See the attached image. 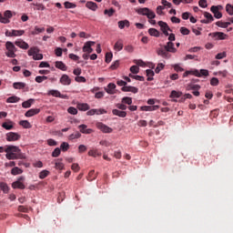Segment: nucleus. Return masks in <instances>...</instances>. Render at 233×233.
<instances>
[{
	"mask_svg": "<svg viewBox=\"0 0 233 233\" xmlns=\"http://www.w3.org/2000/svg\"><path fill=\"white\" fill-rule=\"evenodd\" d=\"M5 152L6 159H25L24 154L16 146H5Z\"/></svg>",
	"mask_w": 233,
	"mask_h": 233,
	"instance_id": "nucleus-1",
	"label": "nucleus"
},
{
	"mask_svg": "<svg viewBox=\"0 0 233 233\" xmlns=\"http://www.w3.org/2000/svg\"><path fill=\"white\" fill-rule=\"evenodd\" d=\"M177 50L174 46V43L167 42L164 47H160L157 50V56H160V57H163V59H170L172 57L171 54H176Z\"/></svg>",
	"mask_w": 233,
	"mask_h": 233,
	"instance_id": "nucleus-2",
	"label": "nucleus"
},
{
	"mask_svg": "<svg viewBox=\"0 0 233 233\" xmlns=\"http://www.w3.org/2000/svg\"><path fill=\"white\" fill-rule=\"evenodd\" d=\"M137 14L139 15H146L147 19H149L150 25H156V13L154 11L150 10L148 7H143V8H138L136 9Z\"/></svg>",
	"mask_w": 233,
	"mask_h": 233,
	"instance_id": "nucleus-3",
	"label": "nucleus"
},
{
	"mask_svg": "<svg viewBox=\"0 0 233 233\" xmlns=\"http://www.w3.org/2000/svg\"><path fill=\"white\" fill-rule=\"evenodd\" d=\"M5 48L7 52H5V56L7 57H15V52H17V47L14 45V43L7 41L5 43Z\"/></svg>",
	"mask_w": 233,
	"mask_h": 233,
	"instance_id": "nucleus-4",
	"label": "nucleus"
},
{
	"mask_svg": "<svg viewBox=\"0 0 233 233\" xmlns=\"http://www.w3.org/2000/svg\"><path fill=\"white\" fill-rule=\"evenodd\" d=\"M13 15H14L12 14V11H10V10L5 11L4 15H3V14L0 13V23H3L4 25H8V23H10V19H12Z\"/></svg>",
	"mask_w": 233,
	"mask_h": 233,
	"instance_id": "nucleus-5",
	"label": "nucleus"
},
{
	"mask_svg": "<svg viewBox=\"0 0 233 233\" xmlns=\"http://www.w3.org/2000/svg\"><path fill=\"white\" fill-rule=\"evenodd\" d=\"M209 36L215 39V41H225L228 35L223 32H214L210 33Z\"/></svg>",
	"mask_w": 233,
	"mask_h": 233,
	"instance_id": "nucleus-6",
	"label": "nucleus"
},
{
	"mask_svg": "<svg viewBox=\"0 0 233 233\" xmlns=\"http://www.w3.org/2000/svg\"><path fill=\"white\" fill-rule=\"evenodd\" d=\"M157 25L158 26H160V30L161 32H163L164 35L168 36V32H172L170 26H168V24H167L166 22L158 21Z\"/></svg>",
	"mask_w": 233,
	"mask_h": 233,
	"instance_id": "nucleus-7",
	"label": "nucleus"
},
{
	"mask_svg": "<svg viewBox=\"0 0 233 233\" xmlns=\"http://www.w3.org/2000/svg\"><path fill=\"white\" fill-rule=\"evenodd\" d=\"M96 128H98V130H101V132H104V134H112V127H109L108 126L101 123V122H97L96 124Z\"/></svg>",
	"mask_w": 233,
	"mask_h": 233,
	"instance_id": "nucleus-8",
	"label": "nucleus"
},
{
	"mask_svg": "<svg viewBox=\"0 0 233 233\" xmlns=\"http://www.w3.org/2000/svg\"><path fill=\"white\" fill-rule=\"evenodd\" d=\"M5 139L6 141H9V142L19 141V139H21V136L15 132H9L5 135Z\"/></svg>",
	"mask_w": 233,
	"mask_h": 233,
	"instance_id": "nucleus-9",
	"label": "nucleus"
},
{
	"mask_svg": "<svg viewBox=\"0 0 233 233\" xmlns=\"http://www.w3.org/2000/svg\"><path fill=\"white\" fill-rule=\"evenodd\" d=\"M23 181H25V177H18L16 181L13 182V188H19L20 190H25V184H23Z\"/></svg>",
	"mask_w": 233,
	"mask_h": 233,
	"instance_id": "nucleus-10",
	"label": "nucleus"
},
{
	"mask_svg": "<svg viewBox=\"0 0 233 233\" xmlns=\"http://www.w3.org/2000/svg\"><path fill=\"white\" fill-rule=\"evenodd\" d=\"M221 8V5H212L210 10L212 14H214V17L216 19H221L223 17V14L219 12V9Z\"/></svg>",
	"mask_w": 233,
	"mask_h": 233,
	"instance_id": "nucleus-11",
	"label": "nucleus"
},
{
	"mask_svg": "<svg viewBox=\"0 0 233 233\" xmlns=\"http://www.w3.org/2000/svg\"><path fill=\"white\" fill-rule=\"evenodd\" d=\"M95 45H96V42H93V41L86 42L82 48L83 52H86V54H92L94 52V49L92 48V46H94Z\"/></svg>",
	"mask_w": 233,
	"mask_h": 233,
	"instance_id": "nucleus-12",
	"label": "nucleus"
},
{
	"mask_svg": "<svg viewBox=\"0 0 233 233\" xmlns=\"http://www.w3.org/2000/svg\"><path fill=\"white\" fill-rule=\"evenodd\" d=\"M59 82L61 83V85H63L64 86H69V85H72V78H70V76H68V75H62V76L60 77Z\"/></svg>",
	"mask_w": 233,
	"mask_h": 233,
	"instance_id": "nucleus-13",
	"label": "nucleus"
},
{
	"mask_svg": "<svg viewBox=\"0 0 233 233\" xmlns=\"http://www.w3.org/2000/svg\"><path fill=\"white\" fill-rule=\"evenodd\" d=\"M30 6H33V10H37L43 12L46 10V6L41 2H33L30 4Z\"/></svg>",
	"mask_w": 233,
	"mask_h": 233,
	"instance_id": "nucleus-14",
	"label": "nucleus"
},
{
	"mask_svg": "<svg viewBox=\"0 0 233 233\" xmlns=\"http://www.w3.org/2000/svg\"><path fill=\"white\" fill-rule=\"evenodd\" d=\"M105 91L106 94H109L110 96H114L116 94V84L109 83L106 87H105Z\"/></svg>",
	"mask_w": 233,
	"mask_h": 233,
	"instance_id": "nucleus-15",
	"label": "nucleus"
},
{
	"mask_svg": "<svg viewBox=\"0 0 233 233\" xmlns=\"http://www.w3.org/2000/svg\"><path fill=\"white\" fill-rule=\"evenodd\" d=\"M122 92H132V94H137L139 89L136 86H126L121 88Z\"/></svg>",
	"mask_w": 233,
	"mask_h": 233,
	"instance_id": "nucleus-16",
	"label": "nucleus"
},
{
	"mask_svg": "<svg viewBox=\"0 0 233 233\" xmlns=\"http://www.w3.org/2000/svg\"><path fill=\"white\" fill-rule=\"evenodd\" d=\"M193 76H196V77H201L202 76H205V77H208V70L201 69L199 71V70L196 69V70L193 71Z\"/></svg>",
	"mask_w": 233,
	"mask_h": 233,
	"instance_id": "nucleus-17",
	"label": "nucleus"
},
{
	"mask_svg": "<svg viewBox=\"0 0 233 233\" xmlns=\"http://www.w3.org/2000/svg\"><path fill=\"white\" fill-rule=\"evenodd\" d=\"M159 106H142L140 110L143 112H154V110H158Z\"/></svg>",
	"mask_w": 233,
	"mask_h": 233,
	"instance_id": "nucleus-18",
	"label": "nucleus"
},
{
	"mask_svg": "<svg viewBox=\"0 0 233 233\" xmlns=\"http://www.w3.org/2000/svg\"><path fill=\"white\" fill-rule=\"evenodd\" d=\"M78 128L81 134H92L94 132V130H92L91 128H88V127L85 124L78 126Z\"/></svg>",
	"mask_w": 233,
	"mask_h": 233,
	"instance_id": "nucleus-19",
	"label": "nucleus"
},
{
	"mask_svg": "<svg viewBox=\"0 0 233 233\" xmlns=\"http://www.w3.org/2000/svg\"><path fill=\"white\" fill-rule=\"evenodd\" d=\"M41 112V109L39 108H32L29 109L27 112H25V117H33V116H37Z\"/></svg>",
	"mask_w": 233,
	"mask_h": 233,
	"instance_id": "nucleus-20",
	"label": "nucleus"
},
{
	"mask_svg": "<svg viewBox=\"0 0 233 233\" xmlns=\"http://www.w3.org/2000/svg\"><path fill=\"white\" fill-rule=\"evenodd\" d=\"M118 25V28H120V30H123V28H125V26L127 28H128L130 26V21L128 20H120L117 23Z\"/></svg>",
	"mask_w": 233,
	"mask_h": 233,
	"instance_id": "nucleus-21",
	"label": "nucleus"
},
{
	"mask_svg": "<svg viewBox=\"0 0 233 233\" xmlns=\"http://www.w3.org/2000/svg\"><path fill=\"white\" fill-rule=\"evenodd\" d=\"M15 45L19 48H23V50H28L30 47V46H28V44L25 41H16Z\"/></svg>",
	"mask_w": 233,
	"mask_h": 233,
	"instance_id": "nucleus-22",
	"label": "nucleus"
},
{
	"mask_svg": "<svg viewBox=\"0 0 233 233\" xmlns=\"http://www.w3.org/2000/svg\"><path fill=\"white\" fill-rule=\"evenodd\" d=\"M56 68H58L59 70H62L63 72H66L67 67L66 65H65V63H63L62 61H56L55 64Z\"/></svg>",
	"mask_w": 233,
	"mask_h": 233,
	"instance_id": "nucleus-23",
	"label": "nucleus"
},
{
	"mask_svg": "<svg viewBox=\"0 0 233 233\" xmlns=\"http://www.w3.org/2000/svg\"><path fill=\"white\" fill-rule=\"evenodd\" d=\"M86 7L88 8L89 10H92L93 12H96V10H97V4H96L95 2L89 1V2H86Z\"/></svg>",
	"mask_w": 233,
	"mask_h": 233,
	"instance_id": "nucleus-24",
	"label": "nucleus"
},
{
	"mask_svg": "<svg viewBox=\"0 0 233 233\" xmlns=\"http://www.w3.org/2000/svg\"><path fill=\"white\" fill-rule=\"evenodd\" d=\"M112 114H113V116H117L118 117H127V112L120 111L118 109H113Z\"/></svg>",
	"mask_w": 233,
	"mask_h": 233,
	"instance_id": "nucleus-25",
	"label": "nucleus"
},
{
	"mask_svg": "<svg viewBox=\"0 0 233 233\" xmlns=\"http://www.w3.org/2000/svg\"><path fill=\"white\" fill-rule=\"evenodd\" d=\"M76 108L83 112H86V110H90V106L86 103L77 104Z\"/></svg>",
	"mask_w": 233,
	"mask_h": 233,
	"instance_id": "nucleus-26",
	"label": "nucleus"
},
{
	"mask_svg": "<svg viewBox=\"0 0 233 233\" xmlns=\"http://www.w3.org/2000/svg\"><path fill=\"white\" fill-rule=\"evenodd\" d=\"M123 41L121 39L117 40L114 46V50H116V52H121V50L123 49Z\"/></svg>",
	"mask_w": 233,
	"mask_h": 233,
	"instance_id": "nucleus-27",
	"label": "nucleus"
},
{
	"mask_svg": "<svg viewBox=\"0 0 233 233\" xmlns=\"http://www.w3.org/2000/svg\"><path fill=\"white\" fill-rule=\"evenodd\" d=\"M25 86H26V84L23 83V82H15L13 84V87L15 90H22V88H25Z\"/></svg>",
	"mask_w": 233,
	"mask_h": 233,
	"instance_id": "nucleus-28",
	"label": "nucleus"
},
{
	"mask_svg": "<svg viewBox=\"0 0 233 233\" xmlns=\"http://www.w3.org/2000/svg\"><path fill=\"white\" fill-rule=\"evenodd\" d=\"M2 127L5 128V130H12V128H14V122H4L2 124Z\"/></svg>",
	"mask_w": 233,
	"mask_h": 233,
	"instance_id": "nucleus-29",
	"label": "nucleus"
},
{
	"mask_svg": "<svg viewBox=\"0 0 233 233\" xmlns=\"http://www.w3.org/2000/svg\"><path fill=\"white\" fill-rule=\"evenodd\" d=\"M63 159H57L55 163V167L56 170H63L65 168V164H63Z\"/></svg>",
	"mask_w": 233,
	"mask_h": 233,
	"instance_id": "nucleus-30",
	"label": "nucleus"
},
{
	"mask_svg": "<svg viewBox=\"0 0 233 233\" xmlns=\"http://www.w3.org/2000/svg\"><path fill=\"white\" fill-rule=\"evenodd\" d=\"M87 154L90 156V157H97L101 156V153H99L97 149H91Z\"/></svg>",
	"mask_w": 233,
	"mask_h": 233,
	"instance_id": "nucleus-31",
	"label": "nucleus"
},
{
	"mask_svg": "<svg viewBox=\"0 0 233 233\" xmlns=\"http://www.w3.org/2000/svg\"><path fill=\"white\" fill-rule=\"evenodd\" d=\"M36 54H39V48H37V47H31V48L28 50V56H29L35 57V56Z\"/></svg>",
	"mask_w": 233,
	"mask_h": 233,
	"instance_id": "nucleus-32",
	"label": "nucleus"
},
{
	"mask_svg": "<svg viewBox=\"0 0 233 233\" xmlns=\"http://www.w3.org/2000/svg\"><path fill=\"white\" fill-rule=\"evenodd\" d=\"M149 35H152L153 37H159L160 34L159 31L156 28H149L148 29Z\"/></svg>",
	"mask_w": 233,
	"mask_h": 233,
	"instance_id": "nucleus-33",
	"label": "nucleus"
},
{
	"mask_svg": "<svg viewBox=\"0 0 233 233\" xmlns=\"http://www.w3.org/2000/svg\"><path fill=\"white\" fill-rule=\"evenodd\" d=\"M21 101V98L19 96H10L6 99V103H19Z\"/></svg>",
	"mask_w": 233,
	"mask_h": 233,
	"instance_id": "nucleus-34",
	"label": "nucleus"
},
{
	"mask_svg": "<svg viewBox=\"0 0 233 233\" xmlns=\"http://www.w3.org/2000/svg\"><path fill=\"white\" fill-rule=\"evenodd\" d=\"M22 173H23V169L17 167H15L11 169L12 176H19V174H22Z\"/></svg>",
	"mask_w": 233,
	"mask_h": 233,
	"instance_id": "nucleus-35",
	"label": "nucleus"
},
{
	"mask_svg": "<svg viewBox=\"0 0 233 233\" xmlns=\"http://www.w3.org/2000/svg\"><path fill=\"white\" fill-rule=\"evenodd\" d=\"M19 125L23 127L24 128H32V124L28 122V120H21L19 122Z\"/></svg>",
	"mask_w": 233,
	"mask_h": 233,
	"instance_id": "nucleus-36",
	"label": "nucleus"
},
{
	"mask_svg": "<svg viewBox=\"0 0 233 233\" xmlns=\"http://www.w3.org/2000/svg\"><path fill=\"white\" fill-rule=\"evenodd\" d=\"M50 176V171L44 169L39 173V178L45 179L46 177H48Z\"/></svg>",
	"mask_w": 233,
	"mask_h": 233,
	"instance_id": "nucleus-37",
	"label": "nucleus"
},
{
	"mask_svg": "<svg viewBox=\"0 0 233 233\" xmlns=\"http://www.w3.org/2000/svg\"><path fill=\"white\" fill-rule=\"evenodd\" d=\"M147 76V81H154V72L152 69H147L146 71Z\"/></svg>",
	"mask_w": 233,
	"mask_h": 233,
	"instance_id": "nucleus-38",
	"label": "nucleus"
},
{
	"mask_svg": "<svg viewBox=\"0 0 233 233\" xmlns=\"http://www.w3.org/2000/svg\"><path fill=\"white\" fill-rule=\"evenodd\" d=\"M42 32H45V27H38V26H35V30L31 32L32 35H37L38 34H42Z\"/></svg>",
	"mask_w": 233,
	"mask_h": 233,
	"instance_id": "nucleus-39",
	"label": "nucleus"
},
{
	"mask_svg": "<svg viewBox=\"0 0 233 233\" xmlns=\"http://www.w3.org/2000/svg\"><path fill=\"white\" fill-rule=\"evenodd\" d=\"M96 177H97V175L96 174V171L95 170H91L88 173L87 180L94 181V179H96Z\"/></svg>",
	"mask_w": 233,
	"mask_h": 233,
	"instance_id": "nucleus-40",
	"label": "nucleus"
},
{
	"mask_svg": "<svg viewBox=\"0 0 233 233\" xmlns=\"http://www.w3.org/2000/svg\"><path fill=\"white\" fill-rule=\"evenodd\" d=\"M33 103H34V99H29L27 101L23 102L22 106L23 108H30Z\"/></svg>",
	"mask_w": 233,
	"mask_h": 233,
	"instance_id": "nucleus-41",
	"label": "nucleus"
},
{
	"mask_svg": "<svg viewBox=\"0 0 233 233\" xmlns=\"http://www.w3.org/2000/svg\"><path fill=\"white\" fill-rule=\"evenodd\" d=\"M11 32H12L13 37H17V36L23 35V34H25V30L13 29Z\"/></svg>",
	"mask_w": 233,
	"mask_h": 233,
	"instance_id": "nucleus-42",
	"label": "nucleus"
},
{
	"mask_svg": "<svg viewBox=\"0 0 233 233\" xmlns=\"http://www.w3.org/2000/svg\"><path fill=\"white\" fill-rule=\"evenodd\" d=\"M181 96H183V93L176 90L171 91L170 94L171 98L181 97Z\"/></svg>",
	"mask_w": 233,
	"mask_h": 233,
	"instance_id": "nucleus-43",
	"label": "nucleus"
},
{
	"mask_svg": "<svg viewBox=\"0 0 233 233\" xmlns=\"http://www.w3.org/2000/svg\"><path fill=\"white\" fill-rule=\"evenodd\" d=\"M0 188L1 190H3L5 194H8L9 187H8V185H6V183L5 182L0 183Z\"/></svg>",
	"mask_w": 233,
	"mask_h": 233,
	"instance_id": "nucleus-44",
	"label": "nucleus"
},
{
	"mask_svg": "<svg viewBox=\"0 0 233 233\" xmlns=\"http://www.w3.org/2000/svg\"><path fill=\"white\" fill-rule=\"evenodd\" d=\"M131 79H136L137 81H145V77L137 75L129 74Z\"/></svg>",
	"mask_w": 233,
	"mask_h": 233,
	"instance_id": "nucleus-45",
	"label": "nucleus"
},
{
	"mask_svg": "<svg viewBox=\"0 0 233 233\" xmlns=\"http://www.w3.org/2000/svg\"><path fill=\"white\" fill-rule=\"evenodd\" d=\"M68 114H71L72 116H77V108L74 106H70L67 108Z\"/></svg>",
	"mask_w": 233,
	"mask_h": 233,
	"instance_id": "nucleus-46",
	"label": "nucleus"
},
{
	"mask_svg": "<svg viewBox=\"0 0 233 233\" xmlns=\"http://www.w3.org/2000/svg\"><path fill=\"white\" fill-rule=\"evenodd\" d=\"M46 79H48V76H36V77L35 78V81L36 83H43V81H46Z\"/></svg>",
	"mask_w": 233,
	"mask_h": 233,
	"instance_id": "nucleus-47",
	"label": "nucleus"
},
{
	"mask_svg": "<svg viewBox=\"0 0 233 233\" xmlns=\"http://www.w3.org/2000/svg\"><path fill=\"white\" fill-rule=\"evenodd\" d=\"M61 155V148L56 147L55 150L52 152V157H59Z\"/></svg>",
	"mask_w": 233,
	"mask_h": 233,
	"instance_id": "nucleus-48",
	"label": "nucleus"
},
{
	"mask_svg": "<svg viewBox=\"0 0 233 233\" xmlns=\"http://www.w3.org/2000/svg\"><path fill=\"white\" fill-rule=\"evenodd\" d=\"M122 103L125 105H131L132 104V97L125 96L122 98Z\"/></svg>",
	"mask_w": 233,
	"mask_h": 233,
	"instance_id": "nucleus-49",
	"label": "nucleus"
},
{
	"mask_svg": "<svg viewBox=\"0 0 233 233\" xmlns=\"http://www.w3.org/2000/svg\"><path fill=\"white\" fill-rule=\"evenodd\" d=\"M49 96H53V97H59V96H61V92L57 91V90H50L48 92Z\"/></svg>",
	"mask_w": 233,
	"mask_h": 233,
	"instance_id": "nucleus-50",
	"label": "nucleus"
},
{
	"mask_svg": "<svg viewBox=\"0 0 233 233\" xmlns=\"http://www.w3.org/2000/svg\"><path fill=\"white\" fill-rule=\"evenodd\" d=\"M79 137H81V133H79V132H76L75 134H71L70 136H69V139L72 141V140H74V139H79Z\"/></svg>",
	"mask_w": 233,
	"mask_h": 233,
	"instance_id": "nucleus-51",
	"label": "nucleus"
},
{
	"mask_svg": "<svg viewBox=\"0 0 233 233\" xmlns=\"http://www.w3.org/2000/svg\"><path fill=\"white\" fill-rule=\"evenodd\" d=\"M60 148L63 152H66L70 148V145H68L66 142H63L60 146Z\"/></svg>",
	"mask_w": 233,
	"mask_h": 233,
	"instance_id": "nucleus-52",
	"label": "nucleus"
},
{
	"mask_svg": "<svg viewBox=\"0 0 233 233\" xmlns=\"http://www.w3.org/2000/svg\"><path fill=\"white\" fill-rule=\"evenodd\" d=\"M204 17H206V19L208 20L210 23L214 21V16H212V14L208 12L204 13Z\"/></svg>",
	"mask_w": 233,
	"mask_h": 233,
	"instance_id": "nucleus-53",
	"label": "nucleus"
},
{
	"mask_svg": "<svg viewBox=\"0 0 233 233\" xmlns=\"http://www.w3.org/2000/svg\"><path fill=\"white\" fill-rule=\"evenodd\" d=\"M163 68H165V65L163 63L157 64V66L155 69L156 74H159V72H161V70H163Z\"/></svg>",
	"mask_w": 233,
	"mask_h": 233,
	"instance_id": "nucleus-54",
	"label": "nucleus"
},
{
	"mask_svg": "<svg viewBox=\"0 0 233 233\" xmlns=\"http://www.w3.org/2000/svg\"><path fill=\"white\" fill-rule=\"evenodd\" d=\"M211 86H218L219 85V79L213 77L210 80Z\"/></svg>",
	"mask_w": 233,
	"mask_h": 233,
	"instance_id": "nucleus-55",
	"label": "nucleus"
},
{
	"mask_svg": "<svg viewBox=\"0 0 233 233\" xmlns=\"http://www.w3.org/2000/svg\"><path fill=\"white\" fill-rule=\"evenodd\" d=\"M175 72H185V69L179 66V64H176L173 66Z\"/></svg>",
	"mask_w": 233,
	"mask_h": 233,
	"instance_id": "nucleus-56",
	"label": "nucleus"
},
{
	"mask_svg": "<svg viewBox=\"0 0 233 233\" xmlns=\"http://www.w3.org/2000/svg\"><path fill=\"white\" fill-rule=\"evenodd\" d=\"M130 72H131L132 74H139V66H132L130 67Z\"/></svg>",
	"mask_w": 233,
	"mask_h": 233,
	"instance_id": "nucleus-57",
	"label": "nucleus"
},
{
	"mask_svg": "<svg viewBox=\"0 0 233 233\" xmlns=\"http://www.w3.org/2000/svg\"><path fill=\"white\" fill-rule=\"evenodd\" d=\"M180 33L182 35H188V34H190V30L187 27H180Z\"/></svg>",
	"mask_w": 233,
	"mask_h": 233,
	"instance_id": "nucleus-58",
	"label": "nucleus"
},
{
	"mask_svg": "<svg viewBox=\"0 0 233 233\" xmlns=\"http://www.w3.org/2000/svg\"><path fill=\"white\" fill-rule=\"evenodd\" d=\"M112 57H114V55L110 53L106 54V63H110L112 61Z\"/></svg>",
	"mask_w": 233,
	"mask_h": 233,
	"instance_id": "nucleus-59",
	"label": "nucleus"
},
{
	"mask_svg": "<svg viewBox=\"0 0 233 233\" xmlns=\"http://www.w3.org/2000/svg\"><path fill=\"white\" fill-rule=\"evenodd\" d=\"M198 5L201 8H207V6H208V4L207 3V0H199L198 1Z\"/></svg>",
	"mask_w": 233,
	"mask_h": 233,
	"instance_id": "nucleus-60",
	"label": "nucleus"
},
{
	"mask_svg": "<svg viewBox=\"0 0 233 233\" xmlns=\"http://www.w3.org/2000/svg\"><path fill=\"white\" fill-rule=\"evenodd\" d=\"M75 81H76V83H86V78H85V76H76L75 77Z\"/></svg>",
	"mask_w": 233,
	"mask_h": 233,
	"instance_id": "nucleus-61",
	"label": "nucleus"
},
{
	"mask_svg": "<svg viewBox=\"0 0 233 233\" xmlns=\"http://www.w3.org/2000/svg\"><path fill=\"white\" fill-rule=\"evenodd\" d=\"M64 6L65 8H76V5L70 2H65Z\"/></svg>",
	"mask_w": 233,
	"mask_h": 233,
	"instance_id": "nucleus-62",
	"label": "nucleus"
},
{
	"mask_svg": "<svg viewBox=\"0 0 233 233\" xmlns=\"http://www.w3.org/2000/svg\"><path fill=\"white\" fill-rule=\"evenodd\" d=\"M119 67V60H116L113 65L110 66L111 70H116Z\"/></svg>",
	"mask_w": 233,
	"mask_h": 233,
	"instance_id": "nucleus-63",
	"label": "nucleus"
},
{
	"mask_svg": "<svg viewBox=\"0 0 233 233\" xmlns=\"http://www.w3.org/2000/svg\"><path fill=\"white\" fill-rule=\"evenodd\" d=\"M224 57H227V53L226 52L218 53L216 56V59H224Z\"/></svg>",
	"mask_w": 233,
	"mask_h": 233,
	"instance_id": "nucleus-64",
	"label": "nucleus"
}]
</instances>
